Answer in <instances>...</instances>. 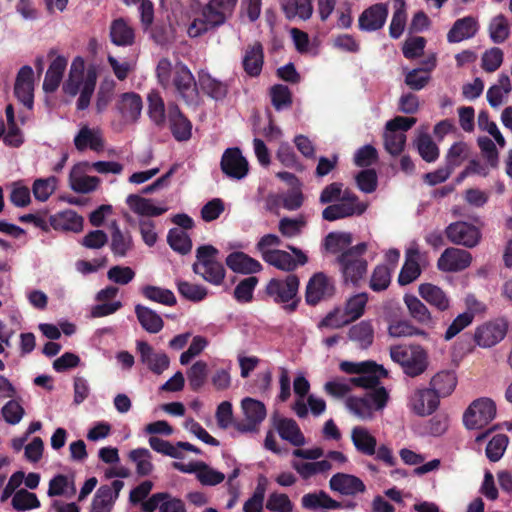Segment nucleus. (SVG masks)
<instances>
[{
	"label": "nucleus",
	"mask_w": 512,
	"mask_h": 512,
	"mask_svg": "<svg viewBox=\"0 0 512 512\" xmlns=\"http://www.w3.org/2000/svg\"><path fill=\"white\" fill-rule=\"evenodd\" d=\"M348 337L361 349H367L374 341V328L369 320H363L350 327Z\"/></svg>",
	"instance_id": "nucleus-36"
},
{
	"label": "nucleus",
	"mask_w": 512,
	"mask_h": 512,
	"mask_svg": "<svg viewBox=\"0 0 512 512\" xmlns=\"http://www.w3.org/2000/svg\"><path fill=\"white\" fill-rule=\"evenodd\" d=\"M264 64V50L260 42L248 45L242 60L243 69L250 77L261 74Z\"/></svg>",
	"instance_id": "nucleus-25"
},
{
	"label": "nucleus",
	"mask_w": 512,
	"mask_h": 512,
	"mask_svg": "<svg viewBox=\"0 0 512 512\" xmlns=\"http://www.w3.org/2000/svg\"><path fill=\"white\" fill-rule=\"evenodd\" d=\"M472 255L469 251L449 247L446 248L437 261V267L443 272H460L471 265Z\"/></svg>",
	"instance_id": "nucleus-12"
},
{
	"label": "nucleus",
	"mask_w": 512,
	"mask_h": 512,
	"mask_svg": "<svg viewBox=\"0 0 512 512\" xmlns=\"http://www.w3.org/2000/svg\"><path fill=\"white\" fill-rule=\"evenodd\" d=\"M300 281L297 275L289 274L285 278H272L265 287L266 295L276 304H283L288 313L297 310L301 301L298 295Z\"/></svg>",
	"instance_id": "nucleus-4"
},
{
	"label": "nucleus",
	"mask_w": 512,
	"mask_h": 512,
	"mask_svg": "<svg viewBox=\"0 0 512 512\" xmlns=\"http://www.w3.org/2000/svg\"><path fill=\"white\" fill-rule=\"evenodd\" d=\"M143 108L142 98L135 92H126L120 96L117 109L126 122H136Z\"/></svg>",
	"instance_id": "nucleus-24"
},
{
	"label": "nucleus",
	"mask_w": 512,
	"mask_h": 512,
	"mask_svg": "<svg viewBox=\"0 0 512 512\" xmlns=\"http://www.w3.org/2000/svg\"><path fill=\"white\" fill-rule=\"evenodd\" d=\"M12 506L18 511H26L40 507V501L35 493L26 489L17 490L12 498Z\"/></svg>",
	"instance_id": "nucleus-58"
},
{
	"label": "nucleus",
	"mask_w": 512,
	"mask_h": 512,
	"mask_svg": "<svg viewBox=\"0 0 512 512\" xmlns=\"http://www.w3.org/2000/svg\"><path fill=\"white\" fill-rule=\"evenodd\" d=\"M90 167L88 162L75 164L69 174V184L76 193L87 194L97 189L100 179L96 176L84 175L86 169Z\"/></svg>",
	"instance_id": "nucleus-19"
},
{
	"label": "nucleus",
	"mask_w": 512,
	"mask_h": 512,
	"mask_svg": "<svg viewBox=\"0 0 512 512\" xmlns=\"http://www.w3.org/2000/svg\"><path fill=\"white\" fill-rule=\"evenodd\" d=\"M110 38L117 46H129L133 44L134 31L122 18H119L111 24Z\"/></svg>",
	"instance_id": "nucleus-43"
},
{
	"label": "nucleus",
	"mask_w": 512,
	"mask_h": 512,
	"mask_svg": "<svg viewBox=\"0 0 512 512\" xmlns=\"http://www.w3.org/2000/svg\"><path fill=\"white\" fill-rule=\"evenodd\" d=\"M287 248L296 258L287 251L274 249L263 251V260L277 269L286 272L294 271L298 266H303L308 262V257L301 249L292 245H288Z\"/></svg>",
	"instance_id": "nucleus-8"
},
{
	"label": "nucleus",
	"mask_w": 512,
	"mask_h": 512,
	"mask_svg": "<svg viewBox=\"0 0 512 512\" xmlns=\"http://www.w3.org/2000/svg\"><path fill=\"white\" fill-rule=\"evenodd\" d=\"M509 443V438L505 434L495 435L486 446V456L491 462L499 461Z\"/></svg>",
	"instance_id": "nucleus-61"
},
{
	"label": "nucleus",
	"mask_w": 512,
	"mask_h": 512,
	"mask_svg": "<svg viewBox=\"0 0 512 512\" xmlns=\"http://www.w3.org/2000/svg\"><path fill=\"white\" fill-rule=\"evenodd\" d=\"M404 303L407 306L409 315L419 324L426 327H433L435 322L427 306L416 296L406 294Z\"/></svg>",
	"instance_id": "nucleus-30"
},
{
	"label": "nucleus",
	"mask_w": 512,
	"mask_h": 512,
	"mask_svg": "<svg viewBox=\"0 0 512 512\" xmlns=\"http://www.w3.org/2000/svg\"><path fill=\"white\" fill-rule=\"evenodd\" d=\"M168 122L170 131L175 140L182 142L187 141L192 135V123L182 113L177 104H169Z\"/></svg>",
	"instance_id": "nucleus-22"
},
{
	"label": "nucleus",
	"mask_w": 512,
	"mask_h": 512,
	"mask_svg": "<svg viewBox=\"0 0 512 512\" xmlns=\"http://www.w3.org/2000/svg\"><path fill=\"white\" fill-rule=\"evenodd\" d=\"M392 268L385 264L377 265L371 275L369 287L374 292L386 290L391 283Z\"/></svg>",
	"instance_id": "nucleus-51"
},
{
	"label": "nucleus",
	"mask_w": 512,
	"mask_h": 512,
	"mask_svg": "<svg viewBox=\"0 0 512 512\" xmlns=\"http://www.w3.org/2000/svg\"><path fill=\"white\" fill-rule=\"evenodd\" d=\"M281 5L288 19L298 16L302 20H307L313 13L311 0H282Z\"/></svg>",
	"instance_id": "nucleus-42"
},
{
	"label": "nucleus",
	"mask_w": 512,
	"mask_h": 512,
	"mask_svg": "<svg viewBox=\"0 0 512 512\" xmlns=\"http://www.w3.org/2000/svg\"><path fill=\"white\" fill-rule=\"evenodd\" d=\"M226 265L234 272L241 274H253L260 272L261 263L244 252H232L226 258Z\"/></svg>",
	"instance_id": "nucleus-27"
},
{
	"label": "nucleus",
	"mask_w": 512,
	"mask_h": 512,
	"mask_svg": "<svg viewBox=\"0 0 512 512\" xmlns=\"http://www.w3.org/2000/svg\"><path fill=\"white\" fill-rule=\"evenodd\" d=\"M457 384V379L454 373L450 371H441L435 374L430 381V390L434 391L440 397H446L450 395Z\"/></svg>",
	"instance_id": "nucleus-40"
},
{
	"label": "nucleus",
	"mask_w": 512,
	"mask_h": 512,
	"mask_svg": "<svg viewBox=\"0 0 512 512\" xmlns=\"http://www.w3.org/2000/svg\"><path fill=\"white\" fill-rule=\"evenodd\" d=\"M496 416V405L489 398L474 400L463 415V422L468 429H483Z\"/></svg>",
	"instance_id": "nucleus-7"
},
{
	"label": "nucleus",
	"mask_w": 512,
	"mask_h": 512,
	"mask_svg": "<svg viewBox=\"0 0 512 512\" xmlns=\"http://www.w3.org/2000/svg\"><path fill=\"white\" fill-rule=\"evenodd\" d=\"M418 292L427 303L438 311L443 312L449 309L450 299L440 287L431 283H423L419 285Z\"/></svg>",
	"instance_id": "nucleus-28"
},
{
	"label": "nucleus",
	"mask_w": 512,
	"mask_h": 512,
	"mask_svg": "<svg viewBox=\"0 0 512 512\" xmlns=\"http://www.w3.org/2000/svg\"><path fill=\"white\" fill-rule=\"evenodd\" d=\"M74 145L78 151H84L90 148L99 152L104 149V141L98 131L90 129L88 126L82 127L74 138Z\"/></svg>",
	"instance_id": "nucleus-32"
},
{
	"label": "nucleus",
	"mask_w": 512,
	"mask_h": 512,
	"mask_svg": "<svg viewBox=\"0 0 512 512\" xmlns=\"http://www.w3.org/2000/svg\"><path fill=\"white\" fill-rule=\"evenodd\" d=\"M388 333L392 337L421 336L428 338V333L425 330L415 327L407 320H399L390 323Z\"/></svg>",
	"instance_id": "nucleus-49"
},
{
	"label": "nucleus",
	"mask_w": 512,
	"mask_h": 512,
	"mask_svg": "<svg viewBox=\"0 0 512 512\" xmlns=\"http://www.w3.org/2000/svg\"><path fill=\"white\" fill-rule=\"evenodd\" d=\"M469 146L465 142H455L445 156V165L452 171L459 167L468 158Z\"/></svg>",
	"instance_id": "nucleus-54"
},
{
	"label": "nucleus",
	"mask_w": 512,
	"mask_h": 512,
	"mask_svg": "<svg viewBox=\"0 0 512 512\" xmlns=\"http://www.w3.org/2000/svg\"><path fill=\"white\" fill-rule=\"evenodd\" d=\"M156 509L159 512H187L183 500L168 492L154 493L142 503L144 512H154Z\"/></svg>",
	"instance_id": "nucleus-17"
},
{
	"label": "nucleus",
	"mask_w": 512,
	"mask_h": 512,
	"mask_svg": "<svg viewBox=\"0 0 512 512\" xmlns=\"http://www.w3.org/2000/svg\"><path fill=\"white\" fill-rule=\"evenodd\" d=\"M445 235L452 244L466 248L476 247L482 238L480 229L466 221L450 223L445 229Z\"/></svg>",
	"instance_id": "nucleus-9"
},
{
	"label": "nucleus",
	"mask_w": 512,
	"mask_h": 512,
	"mask_svg": "<svg viewBox=\"0 0 512 512\" xmlns=\"http://www.w3.org/2000/svg\"><path fill=\"white\" fill-rule=\"evenodd\" d=\"M489 36L493 43L501 44L509 37V26L503 15L494 17L489 24Z\"/></svg>",
	"instance_id": "nucleus-62"
},
{
	"label": "nucleus",
	"mask_w": 512,
	"mask_h": 512,
	"mask_svg": "<svg viewBox=\"0 0 512 512\" xmlns=\"http://www.w3.org/2000/svg\"><path fill=\"white\" fill-rule=\"evenodd\" d=\"M136 348L140 354V361L156 375H161L170 364L166 353H155L153 347L145 341H137Z\"/></svg>",
	"instance_id": "nucleus-20"
},
{
	"label": "nucleus",
	"mask_w": 512,
	"mask_h": 512,
	"mask_svg": "<svg viewBox=\"0 0 512 512\" xmlns=\"http://www.w3.org/2000/svg\"><path fill=\"white\" fill-rule=\"evenodd\" d=\"M367 302L368 295L364 292L358 293L347 300L344 316H346L350 323L356 321L364 314Z\"/></svg>",
	"instance_id": "nucleus-47"
},
{
	"label": "nucleus",
	"mask_w": 512,
	"mask_h": 512,
	"mask_svg": "<svg viewBox=\"0 0 512 512\" xmlns=\"http://www.w3.org/2000/svg\"><path fill=\"white\" fill-rule=\"evenodd\" d=\"M218 255L219 250L213 245H201L196 249V261L192 265L195 274L215 286L221 285L226 275V270L218 260Z\"/></svg>",
	"instance_id": "nucleus-2"
},
{
	"label": "nucleus",
	"mask_w": 512,
	"mask_h": 512,
	"mask_svg": "<svg viewBox=\"0 0 512 512\" xmlns=\"http://www.w3.org/2000/svg\"><path fill=\"white\" fill-rule=\"evenodd\" d=\"M258 284V278L255 276L247 277L241 280L234 289V298L240 303H248L253 299V292Z\"/></svg>",
	"instance_id": "nucleus-63"
},
{
	"label": "nucleus",
	"mask_w": 512,
	"mask_h": 512,
	"mask_svg": "<svg viewBox=\"0 0 512 512\" xmlns=\"http://www.w3.org/2000/svg\"><path fill=\"white\" fill-rule=\"evenodd\" d=\"M141 292L145 298L163 305L174 306L177 303L174 293L169 289L146 285Z\"/></svg>",
	"instance_id": "nucleus-48"
},
{
	"label": "nucleus",
	"mask_w": 512,
	"mask_h": 512,
	"mask_svg": "<svg viewBox=\"0 0 512 512\" xmlns=\"http://www.w3.org/2000/svg\"><path fill=\"white\" fill-rule=\"evenodd\" d=\"M329 488L341 495L352 497L367 491V487L362 479L342 472H338L330 478Z\"/></svg>",
	"instance_id": "nucleus-18"
},
{
	"label": "nucleus",
	"mask_w": 512,
	"mask_h": 512,
	"mask_svg": "<svg viewBox=\"0 0 512 512\" xmlns=\"http://www.w3.org/2000/svg\"><path fill=\"white\" fill-rule=\"evenodd\" d=\"M236 2L237 0H210L203 7L201 16L195 18L189 25L188 35L196 38L222 26L231 17Z\"/></svg>",
	"instance_id": "nucleus-1"
},
{
	"label": "nucleus",
	"mask_w": 512,
	"mask_h": 512,
	"mask_svg": "<svg viewBox=\"0 0 512 512\" xmlns=\"http://www.w3.org/2000/svg\"><path fill=\"white\" fill-rule=\"evenodd\" d=\"M301 505L304 509L312 511L319 509L335 510L339 507L338 501L323 490L303 495Z\"/></svg>",
	"instance_id": "nucleus-31"
},
{
	"label": "nucleus",
	"mask_w": 512,
	"mask_h": 512,
	"mask_svg": "<svg viewBox=\"0 0 512 512\" xmlns=\"http://www.w3.org/2000/svg\"><path fill=\"white\" fill-rule=\"evenodd\" d=\"M271 102L277 111L288 108L292 105V94L290 89L282 84H275L270 89Z\"/></svg>",
	"instance_id": "nucleus-60"
},
{
	"label": "nucleus",
	"mask_w": 512,
	"mask_h": 512,
	"mask_svg": "<svg viewBox=\"0 0 512 512\" xmlns=\"http://www.w3.org/2000/svg\"><path fill=\"white\" fill-rule=\"evenodd\" d=\"M177 290L183 298L192 302H200L204 300L208 294L204 286L184 280L177 281Z\"/></svg>",
	"instance_id": "nucleus-56"
},
{
	"label": "nucleus",
	"mask_w": 512,
	"mask_h": 512,
	"mask_svg": "<svg viewBox=\"0 0 512 512\" xmlns=\"http://www.w3.org/2000/svg\"><path fill=\"white\" fill-rule=\"evenodd\" d=\"M59 231L80 232L83 229V217L73 210H65L50 216L49 228Z\"/></svg>",
	"instance_id": "nucleus-26"
},
{
	"label": "nucleus",
	"mask_w": 512,
	"mask_h": 512,
	"mask_svg": "<svg viewBox=\"0 0 512 512\" xmlns=\"http://www.w3.org/2000/svg\"><path fill=\"white\" fill-rule=\"evenodd\" d=\"M507 329V323L502 320L487 322L476 329L474 340L480 347L490 348L504 339Z\"/></svg>",
	"instance_id": "nucleus-15"
},
{
	"label": "nucleus",
	"mask_w": 512,
	"mask_h": 512,
	"mask_svg": "<svg viewBox=\"0 0 512 512\" xmlns=\"http://www.w3.org/2000/svg\"><path fill=\"white\" fill-rule=\"evenodd\" d=\"M352 234L349 232H330L324 239V246L330 253H338L352 243Z\"/></svg>",
	"instance_id": "nucleus-55"
},
{
	"label": "nucleus",
	"mask_w": 512,
	"mask_h": 512,
	"mask_svg": "<svg viewBox=\"0 0 512 512\" xmlns=\"http://www.w3.org/2000/svg\"><path fill=\"white\" fill-rule=\"evenodd\" d=\"M418 254L419 252L417 249L407 250L405 263L398 276L399 285H408L420 276L421 268L417 260Z\"/></svg>",
	"instance_id": "nucleus-35"
},
{
	"label": "nucleus",
	"mask_w": 512,
	"mask_h": 512,
	"mask_svg": "<svg viewBox=\"0 0 512 512\" xmlns=\"http://www.w3.org/2000/svg\"><path fill=\"white\" fill-rule=\"evenodd\" d=\"M478 28V22L472 16L457 19L447 33V41L449 43H459L473 38L478 32Z\"/></svg>",
	"instance_id": "nucleus-23"
},
{
	"label": "nucleus",
	"mask_w": 512,
	"mask_h": 512,
	"mask_svg": "<svg viewBox=\"0 0 512 512\" xmlns=\"http://www.w3.org/2000/svg\"><path fill=\"white\" fill-rule=\"evenodd\" d=\"M199 85L202 91L214 100H222L228 93L227 84L213 78L208 73L199 75Z\"/></svg>",
	"instance_id": "nucleus-41"
},
{
	"label": "nucleus",
	"mask_w": 512,
	"mask_h": 512,
	"mask_svg": "<svg viewBox=\"0 0 512 512\" xmlns=\"http://www.w3.org/2000/svg\"><path fill=\"white\" fill-rule=\"evenodd\" d=\"M391 359L400 365L409 377L422 375L428 368L429 356L420 345H395L390 348Z\"/></svg>",
	"instance_id": "nucleus-3"
},
{
	"label": "nucleus",
	"mask_w": 512,
	"mask_h": 512,
	"mask_svg": "<svg viewBox=\"0 0 512 512\" xmlns=\"http://www.w3.org/2000/svg\"><path fill=\"white\" fill-rule=\"evenodd\" d=\"M276 429L280 437L292 445L299 447L305 444V437L295 420L281 418L276 424Z\"/></svg>",
	"instance_id": "nucleus-38"
},
{
	"label": "nucleus",
	"mask_w": 512,
	"mask_h": 512,
	"mask_svg": "<svg viewBox=\"0 0 512 512\" xmlns=\"http://www.w3.org/2000/svg\"><path fill=\"white\" fill-rule=\"evenodd\" d=\"M111 244L110 249L114 256L125 257L128 252L133 248V240L131 235L127 232L124 234L116 221L111 223Z\"/></svg>",
	"instance_id": "nucleus-39"
},
{
	"label": "nucleus",
	"mask_w": 512,
	"mask_h": 512,
	"mask_svg": "<svg viewBox=\"0 0 512 512\" xmlns=\"http://www.w3.org/2000/svg\"><path fill=\"white\" fill-rule=\"evenodd\" d=\"M148 115L154 124L163 127L166 122L165 104L160 93L151 91L148 94Z\"/></svg>",
	"instance_id": "nucleus-45"
},
{
	"label": "nucleus",
	"mask_w": 512,
	"mask_h": 512,
	"mask_svg": "<svg viewBox=\"0 0 512 512\" xmlns=\"http://www.w3.org/2000/svg\"><path fill=\"white\" fill-rule=\"evenodd\" d=\"M170 84L174 88L176 95L187 105H193L198 102L199 92L197 82L191 70L182 62H177L173 67V77Z\"/></svg>",
	"instance_id": "nucleus-6"
},
{
	"label": "nucleus",
	"mask_w": 512,
	"mask_h": 512,
	"mask_svg": "<svg viewBox=\"0 0 512 512\" xmlns=\"http://www.w3.org/2000/svg\"><path fill=\"white\" fill-rule=\"evenodd\" d=\"M438 395L429 388L417 389L409 398L408 406L418 416L431 415L439 406Z\"/></svg>",
	"instance_id": "nucleus-21"
},
{
	"label": "nucleus",
	"mask_w": 512,
	"mask_h": 512,
	"mask_svg": "<svg viewBox=\"0 0 512 512\" xmlns=\"http://www.w3.org/2000/svg\"><path fill=\"white\" fill-rule=\"evenodd\" d=\"M351 440L358 452L368 456L375 454L377 440L367 428L355 426L351 432Z\"/></svg>",
	"instance_id": "nucleus-33"
},
{
	"label": "nucleus",
	"mask_w": 512,
	"mask_h": 512,
	"mask_svg": "<svg viewBox=\"0 0 512 512\" xmlns=\"http://www.w3.org/2000/svg\"><path fill=\"white\" fill-rule=\"evenodd\" d=\"M389 14L388 4L376 3L362 11L358 18V28L363 32H375L382 29Z\"/></svg>",
	"instance_id": "nucleus-14"
},
{
	"label": "nucleus",
	"mask_w": 512,
	"mask_h": 512,
	"mask_svg": "<svg viewBox=\"0 0 512 512\" xmlns=\"http://www.w3.org/2000/svg\"><path fill=\"white\" fill-rule=\"evenodd\" d=\"M135 314L145 331L156 334L163 329L164 321L154 310L144 305L137 304L135 306Z\"/></svg>",
	"instance_id": "nucleus-34"
},
{
	"label": "nucleus",
	"mask_w": 512,
	"mask_h": 512,
	"mask_svg": "<svg viewBox=\"0 0 512 512\" xmlns=\"http://www.w3.org/2000/svg\"><path fill=\"white\" fill-rule=\"evenodd\" d=\"M371 372H361L356 377L350 379L354 386L362 387L365 389H373L380 384V378L387 377L388 371L382 366L377 364L376 368Z\"/></svg>",
	"instance_id": "nucleus-44"
},
{
	"label": "nucleus",
	"mask_w": 512,
	"mask_h": 512,
	"mask_svg": "<svg viewBox=\"0 0 512 512\" xmlns=\"http://www.w3.org/2000/svg\"><path fill=\"white\" fill-rule=\"evenodd\" d=\"M241 408L244 412L245 420L237 422L235 428L242 433L257 431L258 426L267 414L264 403L254 398L246 397L241 402Z\"/></svg>",
	"instance_id": "nucleus-10"
},
{
	"label": "nucleus",
	"mask_w": 512,
	"mask_h": 512,
	"mask_svg": "<svg viewBox=\"0 0 512 512\" xmlns=\"http://www.w3.org/2000/svg\"><path fill=\"white\" fill-rule=\"evenodd\" d=\"M129 459L136 463V473L139 476H148L153 470L151 453L146 448H137L129 453Z\"/></svg>",
	"instance_id": "nucleus-52"
},
{
	"label": "nucleus",
	"mask_w": 512,
	"mask_h": 512,
	"mask_svg": "<svg viewBox=\"0 0 512 512\" xmlns=\"http://www.w3.org/2000/svg\"><path fill=\"white\" fill-rule=\"evenodd\" d=\"M425 67L415 68L405 75V84L412 90L419 91L423 89L430 80V72L436 66L435 56L429 57L424 62Z\"/></svg>",
	"instance_id": "nucleus-29"
},
{
	"label": "nucleus",
	"mask_w": 512,
	"mask_h": 512,
	"mask_svg": "<svg viewBox=\"0 0 512 512\" xmlns=\"http://www.w3.org/2000/svg\"><path fill=\"white\" fill-rule=\"evenodd\" d=\"M417 150L422 159L428 163L439 158V148L428 134H421L417 139Z\"/></svg>",
	"instance_id": "nucleus-59"
},
{
	"label": "nucleus",
	"mask_w": 512,
	"mask_h": 512,
	"mask_svg": "<svg viewBox=\"0 0 512 512\" xmlns=\"http://www.w3.org/2000/svg\"><path fill=\"white\" fill-rule=\"evenodd\" d=\"M265 506L271 512H292L293 510V503L285 493H271Z\"/></svg>",
	"instance_id": "nucleus-64"
},
{
	"label": "nucleus",
	"mask_w": 512,
	"mask_h": 512,
	"mask_svg": "<svg viewBox=\"0 0 512 512\" xmlns=\"http://www.w3.org/2000/svg\"><path fill=\"white\" fill-rule=\"evenodd\" d=\"M356 213V209L352 208L350 205L337 202L332 203L324 208L322 211V218L326 221L333 222L336 220L352 217L356 215Z\"/></svg>",
	"instance_id": "nucleus-57"
},
{
	"label": "nucleus",
	"mask_w": 512,
	"mask_h": 512,
	"mask_svg": "<svg viewBox=\"0 0 512 512\" xmlns=\"http://www.w3.org/2000/svg\"><path fill=\"white\" fill-rule=\"evenodd\" d=\"M208 375V365L206 362L196 361L187 371L189 386L192 391H199L206 382Z\"/></svg>",
	"instance_id": "nucleus-50"
},
{
	"label": "nucleus",
	"mask_w": 512,
	"mask_h": 512,
	"mask_svg": "<svg viewBox=\"0 0 512 512\" xmlns=\"http://www.w3.org/2000/svg\"><path fill=\"white\" fill-rule=\"evenodd\" d=\"M126 203L134 213L142 216L156 217L167 211V208L157 207L151 199L143 198L137 194H130Z\"/></svg>",
	"instance_id": "nucleus-37"
},
{
	"label": "nucleus",
	"mask_w": 512,
	"mask_h": 512,
	"mask_svg": "<svg viewBox=\"0 0 512 512\" xmlns=\"http://www.w3.org/2000/svg\"><path fill=\"white\" fill-rule=\"evenodd\" d=\"M222 172L230 178L242 179L248 173V162L239 148H227L220 162Z\"/></svg>",
	"instance_id": "nucleus-16"
},
{
	"label": "nucleus",
	"mask_w": 512,
	"mask_h": 512,
	"mask_svg": "<svg viewBox=\"0 0 512 512\" xmlns=\"http://www.w3.org/2000/svg\"><path fill=\"white\" fill-rule=\"evenodd\" d=\"M123 487L121 480H114L110 486L101 485L92 499L89 512H111Z\"/></svg>",
	"instance_id": "nucleus-13"
},
{
	"label": "nucleus",
	"mask_w": 512,
	"mask_h": 512,
	"mask_svg": "<svg viewBox=\"0 0 512 512\" xmlns=\"http://www.w3.org/2000/svg\"><path fill=\"white\" fill-rule=\"evenodd\" d=\"M335 292L333 281L324 273H315L308 281L305 300L308 305L315 306L320 301L330 298Z\"/></svg>",
	"instance_id": "nucleus-11"
},
{
	"label": "nucleus",
	"mask_w": 512,
	"mask_h": 512,
	"mask_svg": "<svg viewBox=\"0 0 512 512\" xmlns=\"http://www.w3.org/2000/svg\"><path fill=\"white\" fill-rule=\"evenodd\" d=\"M97 75L92 69L86 72L85 80L81 88L79 98L77 100V109L85 110L89 107L91 97L96 87Z\"/></svg>",
	"instance_id": "nucleus-53"
},
{
	"label": "nucleus",
	"mask_w": 512,
	"mask_h": 512,
	"mask_svg": "<svg viewBox=\"0 0 512 512\" xmlns=\"http://www.w3.org/2000/svg\"><path fill=\"white\" fill-rule=\"evenodd\" d=\"M167 242L173 251L181 255L190 253L192 249L191 238L180 228H171L168 231Z\"/></svg>",
	"instance_id": "nucleus-46"
},
{
	"label": "nucleus",
	"mask_w": 512,
	"mask_h": 512,
	"mask_svg": "<svg viewBox=\"0 0 512 512\" xmlns=\"http://www.w3.org/2000/svg\"><path fill=\"white\" fill-rule=\"evenodd\" d=\"M367 250L365 242L347 248L337 257L345 282L357 285L367 272L368 263L363 258Z\"/></svg>",
	"instance_id": "nucleus-5"
}]
</instances>
